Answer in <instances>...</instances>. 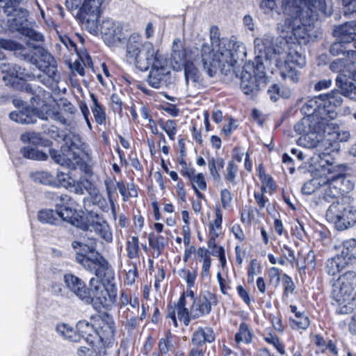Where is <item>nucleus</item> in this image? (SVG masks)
I'll return each mask as SVG.
<instances>
[{"instance_id":"obj_2","label":"nucleus","mask_w":356,"mask_h":356,"mask_svg":"<svg viewBox=\"0 0 356 356\" xmlns=\"http://www.w3.org/2000/svg\"><path fill=\"white\" fill-rule=\"evenodd\" d=\"M280 37L285 40L284 43L280 42V47H275L273 43L274 37L267 33L262 37H257L254 40V53L256 54V62L257 68H264V62L270 63L275 60V65L280 70V74L284 79H290L293 81L298 80V74L295 71L296 66L302 67L305 63V58L300 52L301 44H307L317 38L316 31L314 29V36L307 42H303L296 38H288L282 35Z\"/></svg>"},{"instance_id":"obj_22","label":"nucleus","mask_w":356,"mask_h":356,"mask_svg":"<svg viewBox=\"0 0 356 356\" xmlns=\"http://www.w3.org/2000/svg\"><path fill=\"white\" fill-rule=\"evenodd\" d=\"M334 35L338 40L350 44L355 41L354 47L356 42V22H346L343 24L337 26L334 30Z\"/></svg>"},{"instance_id":"obj_47","label":"nucleus","mask_w":356,"mask_h":356,"mask_svg":"<svg viewBox=\"0 0 356 356\" xmlns=\"http://www.w3.org/2000/svg\"><path fill=\"white\" fill-rule=\"evenodd\" d=\"M310 324L309 319L307 316L305 315L300 318H290V325L293 329L306 330Z\"/></svg>"},{"instance_id":"obj_49","label":"nucleus","mask_w":356,"mask_h":356,"mask_svg":"<svg viewBox=\"0 0 356 356\" xmlns=\"http://www.w3.org/2000/svg\"><path fill=\"white\" fill-rule=\"evenodd\" d=\"M280 251L282 257L293 267L296 261L294 251L286 244L280 246Z\"/></svg>"},{"instance_id":"obj_27","label":"nucleus","mask_w":356,"mask_h":356,"mask_svg":"<svg viewBox=\"0 0 356 356\" xmlns=\"http://www.w3.org/2000/svg\"><path fill=\"white\" fill-rule=\"evenodd\" d=\"M337 85L341 90V94L346 97L356 100V83L348 81L346 76L339 75L336 79Z\"/></svg>"},{"instance_id":"obj_34","label":"nucleus","mask_w":356,"mask_h":356,"mask_svg":"<svg viewBox=\"0 0 356 356\" xmlns=\"http://www.w3.org/2000/svg\"><path fill=\"white\" fill-rule=\"evenodd\" d=\"M149 245L153 249V254L159 257L165 246L168 244V241L163 236L159 235L154 236L150 234L148 237Z\"/></svg>"},{"instance_id":"obj_41","label":"nucleus","mask_w":356,"mask_h":356,"mask_svg":"<svg viewBox=\"0 0 356 356\" xmlns=\"http://www.w3.org/2000/svg\"><path fill=\"white\" fill-rule=\"evenodd\" d=\"M324 177L314 178L304 184L302 187V192L305 195H311L318 188L320 189L322 185V181Z\"/></svg>"},{"instance_id":"obj_44","label":"nucleus","mask_w":356,"mask_h":356,"mask_svg":"<svg viewBox=\"0 0 356 356\" xmlns=\"http://www.w3.org/2000/svg\"><path fill=\"white\" fill-rule=\"evenodd\" d=\"M106 0H90V19L99 17L105 7Z\"/></svg>"},{"instance_id":"obj_26","label":"nucleus","mask_w":356,"mask_h":356,"mask_svg":"<svg viewBox=\"0 0 356 356\" xmlns=\"http://www.w3.org/2000/svg\"><path fill=\"white\" fill-rule=\"evenodd\" d=\"M211 310L210 301L205 297L202 296L193 300L190 310L191 318H197L200 316L208 314Z\"/></svg>"},{"instance_id":"obj_43","label":"nucleus","mask_w":356,"mask_h":356,"mask_svg":"<svg viewBox=\"0 0 356 356\" xmlns=\"http://www.w3.org/2000/svg\"><path fill=\"white\" fill-rule=\"evenodd\" d=\"M238 172V166L233 161H230L228 162L225 172V179L229 184L235 186L236 184V177Z\"/></svg>"},{"instance_id":"obj_29","label":"nucleus","mask_w":356,"mask_h":356,"mask_svg":"<svg viewBox=\"0 0 356 356\" xmlns=\"http://www.w3.org/2000/svg\"><path fill=\"white\" fill-rule=\"evenodd\" d=\"M325 135L327 140L330 143V145H332V149H330V156H332V154L338 151L339 142L348 141L350 137V133L343 130L334 131L332 132L325 134Z\"/></svg>"},{"instance_id":"obj_54","label":"nucleus","mask_w":356,"mask_h":356,"mask_svg":"<svg viewBox=\"0 0 356 356\" xmlns=\"http://www.w3.org/2000/svg\"><path fill=\"white\" fill-rule=\"evenodd\" d=\"M259 6L265 14H270L277 8V2L276 0H262Z\"/></svg>"},{"instance_id":"obj_62","label":"nucleus","mask_w":356,"mask_h":356,"mask_svg":"<svg viewBox=\"0 0 356 356\" xmlns=\"http://www.w3.org/2000/svg\"><path fill=\"white\" fill-rule=\"evenodd\" d=\"M208 168L212 178L217 181H220L221 179L220 175L218 169L215 166V163L212 161L208 160Z\"/></svg>"},{"instance_id":"obj_31","label":"nucleus","mask_w":356,"mask_h":356,"mask_svg":"<svg viewBox=\"0 0 356 356\" xmlns=\"http://www.w3.org/2000/svg\"><path fill=\"white\" fill-rule=\"evenodd\" d=\"M320 97L324 102L323 107L326 109L332 108L335 110V108L341 106L343 102L341 92L337 90H332L327 94H321Z\"/></svg>"},{"instance_id":"obj_35","label":"nucleus","mask_w":356,"mask_h":356,"mask_svg":"<svg viewBox=\"0 0 356 356\" xmlns=\"http://www.w3.org/2000/svg\"><path fill=\"white\" fill-rule=\"evenodd\" d=\"M183 67L184 68L185 79L187 83L189 81L192 83H198L200 81V73L193 62L187 60Z\"/></svg>"},{"instance_id":"obj_10","label":"nucleus","mask_w":356,"mask_h":356,"mask_svg":"<svg viewBox=\"0 0 356 356\" xmlns=\"http://www.w3.org/2000/svg\"><path fill=\"white\" fill-rule=\"evenodd\" d=\"M90 325L95 337L90 341L95 356H104L106 348L112 343L114 336V322L107 313H101L90 318Z\"/></svg>"},{"instance_id":"obj_48","label":"nucleus","mask_w":356,"mask_h":356,"mask_svg":"<svg viewBox=\"0 0 356 356\" xmlns=\"http://www.w3.org/2000/svg\"><path fill=\"white\" fill-rule=\"evenodd\" d=\"M20 138L24 143H30L34 145L43 144L40 135L35 132L29 131L24 133L21 135Z\"/></svg>"},{"instance_id":"obj_57","label":"nucleus","mask_w":356,"mask_h":356,"mask_svg":"<svg viewBox=\"0 0 356 356\" xmlns=\"http://www.w3.org/2000/svg\"><path fill=\"white\" fill-rule=\"evenodd\" d=\"M343 249L341 253L343 257H347L349 252L356 247V240L355 238H350L343 242Z\"/></svg>"},{"instance_id":"obj_4","label":"nucleus","mask_w":356,"mask_h":356,"mask_svg":"<svg viewBox=\"0 0 356 356\" xmlns=\"http://www.w3.org/2000/svg\"><path fill=\"white\" fill-rule=\"evenodd\" d=\"M126 58L140 71H146L151 67L147 81L152 87L159 88L165 83L170 74L166 59L152 42H143L139 34L133 33L129 38Z\"/></svg>"},{"instance_id":"obj_58","label":"nucleus","mask_w":356,"mask_h":356,"mask_svg":"<svg viewBox=\"0 0 356 356\" xmlns=\"http://www.w3.org/2000/svg\"><path fill=\"white\" fill-rule=\"evenodd\" d=\"M104 183H105L106 190L107 192L109 203L111 204L112 211H113V213H114L115 212V207H114L113 201L112 200V194L113 193H115V186L113 183H112L109 180H106L104 181Z\"/></svg>"},{"instance_id":"obj_24","label":"nucleus","mask_w":356,"mask_h":356,"mask_svg":"<svg viewBox=\"0 0 356 356\" xmlns=\"http://www.w3.org/2000/svg\"><path fill=\"white\" fill-rule=\"evenodd\" d=\"M87 242V240L85 242L75 240L72 243V247L75 252L76 261L86 269L89 268V245Z\"/></svg>"},{"instance_id":"obj_63","label":"nucleus","mask_w":356,"mask_h":356,"mask_svg":"<svg viewBox=\"0 0 356 356\" xmlns=\"http://www.w3.org/2000/svg\"><path fill=\"white\" fill-rule=\"evenodd\" d=\"M111 101L112 103V108L114 112L115 113H120L122 111V102L119 97L113 94L111 97Z\"/></svg>"},{"instance_id":"obj_59","label":"nucleus","mask_w":356,"mask_h":356,"mask_svg":"<svg viewBox=\"0 0 356 356\" xmlns=\"http://www.w3.org/2000/svg\"><path fill=\"white\" fill-rule=\"evenodd\" d=\"M268 276L270 282L277 286L280 282V276L279 269L276 267H272L268 270Z\"/></svg>"},{"instance_id":"obj_50","label":"nucleus","mask_w":356,"mask_h":356,"mask_svg":"<svg viewBox=\"0 0 356 356\" xmlns=\"http://www.w3.org/2000/svg\"><path fill=\"white\" fill-rule=\"evenodd\" d=\"M190 181L193 189L196 188L203 191L207 189L206 181L202 173L195 175Z\"/></svg>"},{"instance_id":"obj_25","label":"nucleus","mask_w":356,"mask_h":356,"mask_svg":"<svg viewBox=\"0 0 356 356\" xmlns=\"http://www.w3.org/2000/svg\"><path fill=\"white\" fill-rule=\"evenodd\" d=\"M186 62V51L181 46V40L179 39L174 40L171 54V65L173 69L180 70Z\"/></svg>"},{"instance_id":"obj_21","label":"nucleus","mask_w":356,"mask_h":356,"mask_svg":"<svg viewBox=\"0 0 356 356\" xmlns=\"http://www.w3.org/2000/svg\"><path fill=\"white\" fill-rule=\"evenodd\" d=\"M64 282L66 287L75 294L80 300L88 303L89 301V292L86 284L78 277L67 273L64 275Z\"/></svg>"},{"instance_id":"obj_42","label":"nucleus","mask_w":356,"mask_h":356,"mask_svg":"<svg viewBox=\"0 0 356 356\" xmlns=\"http://www.w3.org/2000/svg\"><path fill=\"white\" fill-rule=\"evenodd\" d=\"M21 154L24 158L33 160L44 161L47 158L45 153L34 148L24 147L21 149Z\"/></svg>"},{"instance_id":"obj_60","label":"nucleus","mask_w":356,"mask_h":356,"mask_svg":"<svg viewBox=\"0 0 356 356\" xmlns=\"http://www.w3.org/2000/svg\"><path fill=\"white\" fill-rule=\"evenodd\" d=\"M259 178L262 182V185L268 186V191H273L275 188L273 179L266 175L264 172H259Z\"/></svg>"},{"instance_id":"obj_15","label":"nucleus","mask_w":356,"mask_h":356,"mask_svg":"<svg viewBox=\"0 0 356 356\" xmlns=\"http://www.w3.org/2000/svg\"><path fill=\"white\" fill-rule=\"evenodd\" d=\"M90 232H93L100 239L99 241L95 238H90V247H94L93 250L98 252L97 250H102L104 248L105 241L110 243L113 241V234L110 227L104 218L90 211Z\"/></svg>"},{"instance_id":"obj_13","label":"nucleus","mask_w":356,"mask_h":356,"mask_svg":"<svg viewBox=\"0 0 356 356\" xmlns=\"http://www.w3.org/2000/svg\"><path fill=\"white\" fill-rule=\"evenodd\" d=\"M90 19V34L100 36L108 46L115 45L121 40L122 27L120 23L101 16Z\"/></svg>"},{"instance_id":"obj_37","label":"nucleus","mask_w":356,"mask_h":356,"mask_svg":"<svg viewBox=\"0 0 356 356\" xmlns=\"http://www.w3.org/2000/svg\"><path fill=\"white\" fill-rule=\"evenodd\" d=\"M126 250L127 257L129 259H136L139 257L140 247L138 236H132L127 238L126 242Z\"/></svg>"},{"instance_id":"obj_19","label":"nucleus","mask_w":356,"mask_h":356,"mask_svg":"<svg viewBox=\"0 0 356 356\" xmlns=\"http://www.w3.org/2000/svg\"><path fill=\"white\" fill-rule=\"evenodd\" d=\"M254 67L255 68L254 73L259 76V79L255 76H252L250 72L243 71L241 74V88L247 95L254 96L260 90V81L263 79V75L264 74V67L258 70L256 62V58H254Z\"/></svg>"},{"instance_id":"obj_53","label":"nucleus","mask_w":356,"mask_h":356,"mask_svg":"<svg viewBox=\"0 0 356 356\" xmlns=\"http://www.w3.org/2000/svg\"><path fill=\"white\" fill-rule=\"evenodd\" d=\"M172 346L171 335L169 333L165 338H161L159 342V348L161 354L166 355Z\"/></svg>"},{"instance_id":"obj_9","label":"nucleus","mask_w":356,"mask_h":356,"mask_svg":"<svg viewBox=\"0 0 356 356\" xmlns=\"http://www.w3.org/2000/svg\"><path fill=\"white\" fill-rule=\"evenodd\" d=\"M29 89L33 95L31 100L33 106L35 108L11 112L9 114V118L15 122L33 124L36 122L38 118L47 120L50 114L49 103L51 100L50 94L40 88H36L34 92L31 88Z\"/></svg>"},{"instance_id":"obj_5","label":"nucleus","mask_w":356,"mask_h":356,"mask_svg":"<svg viewBox=\"0 0 356 356\" xmlns=\"http://www.w3.org/2000/svg\"><path fill=\"white\" fill-rule=\"evenodd\" d=\"M60 149L51 150L50 155L55 163L71 170L79 168L84 175L76 181L73 179L70 191L83 195L88 191L89 174L86 160L88 154L84 151L85 145L77 136H68Z\"/></svg>"},{"instance_id":"obj_32","label":"nucleus","mask_w":356,"mask_h":356,"mask_svg":"<svg viewBox=\"0 0 356 356\" xmlns=\"http://www.w3.org/2000/svg\"><path fill=\"white\" fill-rule=\"evenodd\" d=\"M345 266V258L343 256L337 255L327 261L325 270L328 275L334 276L343 270Z\"/></svg>"},{"instance_id":"obj_38","label":"nucleus","mask_w":356,"mask_h":356,"mask_svg":"<svg viewBox=\"0 0 356 356\" xmlns=\"http://www.w3.org/2000/svg\"><path fill=\"white\" fill-rule=\"evenodd\" d=\"M75 334L78 335L76 342H79L81 339L88 341V331H89V322L87 320H80L75 325Z\"/></svg>"},{"instance_id":"obj_7","label":"nucleus","mask_w":356,"mask_h":356,"mask_svg":"<svg viewBox=\"0 0 356 356\" xmlns=\"http://www.w3.org/2000/svg\"><path fill=\"white\" fill-rule=\"evenodd\" d=\"M316 132L302 135L298 139L297 143L305 148L315 149L312 157V165L316 172L325 175L327 173L334 172L337 164L334 159L330 156L332 145L327 140L326 135L321 138Z\"/></svg>"},{"instance_id":"obj_61","label":"nucleus","mask_w":356,"mask_h":356,"mask_svg":"<svg viewBox=\"0 0 356 356\" xmlns=\"http://www.w3.org/2000/svg\"><path fill=\"white\" fill-rule=\"evenodd\" d=\"M182 275L180 274L186 281L188 286H192L196 278L197 273L196 271H189L183 270L181 271Z\"/></svg>"},{"instance_id":"obj_64","label":"nucleus","mask_w":356,"mask_h":356,"mask_svg":"<svg viewBox=\"0 0 356 356\" xmlns=\"http://www.w3.org/2000/svg\"><path fill=\"white\" fill-rule=\"evenodd\" d=\"M236 290L240 298L243 300V302L245 304L249 305L251 302V299L250 298L249 293L241 285H238L236 287Z\"/></svg>"},{"instance_id":"obj_28","label":"nucleus","mask_w":356,"mask_h":356,"mask_svg":"<svg viewBox=\"0 0 356 356\" xmlns=\"http://www.w3.org/2000/svg\"><path fill=\"white\" fill-rule=\"evenodd\" d=\"M216 336L212 328L209 327H198L193 333L192 342L197 346L205 343H211L215 340Z\"/></svg>"},{"instance_id":"obj_1","label":"nucleus","mask_w":356,"mask_h":356,"mask_svg":"<svg viewBox=\"0 0 356 356\" xmlns=\"http://www.w3.org/2000/svg\"><path fill=\"white\" fill-rule=\"evenodd\" d=\"M281 9L286 17L277 23V32L303 42L314 36L317 16L332 13L331 0H282Z\"/></svg>"},{"instance_id":"obj_23","label":"nucleus","mask_w":356,"mask_h":356,"mask_svg":"<svg viewBox=\"0 0 356 356\" xmlns=\"http://www.w3.org/2000/svg\"><path fill=\"white\" fill-rule=\"evenodd\" d=\"M326 123L327 122L321 120H316L314 117L305 116L295 125L294 129L298 134L305 135L308 133L317 131Z\"/></svg>"},{"instance_id":"obj_45","label":"nucleus","mask_w":356,"mask_h":356,"mask_svg":"<svg viewBox=\"0 0 356 356\" xmlns=\"http://www.w3.org/2000/svg\"><path fill=\"white\" fill-rule=\"evenodd\" d=\"M31 177L35 181L43 184H51L54 181L53 176L48 172H36L31 174Z\"/></svg>"},{"instance_id":"obj_36","label":"nucleus","mask_w":356,"mask_h":356,"mask_svg":"<svg viewBox=\"0 0 356 356\" xmlns=\"http://www.w3.org/2000/svg\"><path fill=\"white\" fill-rule=\"evenodd\" d=\"M90 202L97 206L102 211L107 212L109 209V204L105 198L99 193L96 188L90 186Z\"/></svg>"},{"instance_id":"obj_20","label":"nucleus","mask_w":356,"mask_h":356,"mask_svg":"<svg viewBox=\"0 0 356 356\" xmlns=\"http://www.w3.org/2000/svg\"><path fill=\"white\" fill-rule=\"evenodd\" d=\"M186 305V298L184 294H183L180 296L177 304L168 307L167 318L170 319L169 324L172 323L177 327L178 324L176 316H177V318L182 321L185 325H189L191 317Z\"/></svg>"},{"instance_id":"obj_3","label":"nucleus","mask_w":356,"mask_h":356,"mask_svg":"<svg viewBox=\"0 0 356 356\" xmlns=\"http://www.w3.org/2000/svg\"><path fill=\"white\" fill-rule=\"evenodd\" d=\"M218 31L216 26L211 28V45L203 44L201 49V62L203 68L210 76H213L218 69L227 74L232 71L238 60L246 57L245 44L235 38L218 40L215 38Z\"/></svg>"},{"instance_id":"obj_16","label":"nucleus","mask_w":356,"mask_h":356,"mask_svg":"<svg viewBox=\"0 0 356 356\" xmlns=\"http://www.w3.org/2000/svg\"><path fill=\"white\" fill-rule=\"evenodd\" d=\"M323 101L320 95L308 99L301 108V112L305 116L314 117V119L329 122L337 116L334 108L326 109L323 107Z\"/></svg>"},{"instance_id":"obj_33","label":"nucleus","mask_w":356,"mask_h":356,"mask_svg":"<svg viewBox=\"0 0 356 356\" xmlns=\"http://www.w3.org/2000/svg\"><path fill=\"white\" fill-rule=\"evenodd\" d=\"M57 334L63 339L70 342L77 343L78 335L75 334L74 328L67 323H58L56 326Z\"/></svg>"},{"instance_id":"obj_8","label":"nucleus","mask_w":356,"mask_h":356,"mask_svg":"<svg viewBox=\"0 0 356 356\" xmlns=\"http://www.w3.org/2000/svg\"><path fill=\"white\" fill-rule=\"evenodd\" d=\"M61 204H57L56 211L52 209L42 210L38 213V218L43 223L56 225L62 220L80 229L85 232L88 229V220L87 216L83 211H76L72 207L70 197L67 195L60 197ZM87 233H86V236Z\"/></svg>"},{"instance_id":"obj_6","label":"nucleus","mask_w":356,"mask_h":356,"mask_svg":"<svg viewBox=\"0 0 356 356\" xmlns=\"http://www.w3.org/2000/svg\"><path fill=\"white\" fill-rule=\"evenodd\" d=\"M90 247V303L95 309L106 307L116 296L113 285L110 284L113 272L108 261Z\"/></svg>"},{"instance_id":"obj_30","label":"nucleus","mask_w":356,"mask_h":356,"mask_svg":"<svg viewBox=\"0 0 356 356\" xmlns=\"http://www.w3.org/2000/svg\"><path fill=\"white\" fill-rule=\"evenodd\" d=\"M90 99L92 102L91 110L95 121L99 125L105 124L106 115L104 106L97 100L93 94H90Z\"/></svg>"},{"instance_id":"obj_14","label":"nucleus","mask_w":356,"mask_h":356,"mask_svg":"<svg viewBox=\"0 0 356 356\" xmlns=\"http://www.w3.org/2000/svg\"><path fill=\"white\" fill-rule=\"evenodd\" d=\"M337 171V167L332 174L335 173ZM316 172L318 173V172ZM318 174L321 176L325 177L322 181V185L319 193L321 203L323 204V202H327L331 203L332 204L333 202L340 200L339 197H340L341 193L347 191V190L344 188L343 185L346 183L349 184V180L346 179L342 175H333L329 178L327 177V173L325 175L319 172ZM330 175H332V173H330Z\"/></svg>"},{"instance_id":"obj_18","label":"nucleus","mask_w":356,"mask_h":356,"mask_svg":"<svg viewBox=\"0 0 356 356\" xmlns=\"http://www.w3.org/2000/svg\"><path fill=\"white\" fill-rule=\"evenodd\" d=\"M1 70L5 75L3 80L6 85L15 87L18 81L31 80L35 75L26 72L25 70L14 64L2 63L0 66Z\"/></svg>"},{"instance_id":"obj_52","label":"nucleus","mask_w":356,"mask_h":356,"mask_svg":"<svg viewBox=\"0 0 356 356\" xmlns=\"http://www.w3.org/2000/svg\"><path fill=\"white\" fill-rule=\"evenodd\" d=\"M57 179L60 184L64 188L70 190V187H72L73 179L69 175V174L63 172H58L57 173Z\"/></svg>"},{"instance_id":"obj_51","label":"nucleus","mask_w":356,"mask_h":356,"mask_svg":"<svg viewBox=\"0 0 356 356\" xmlns=\"http://www.w3.org/2000/svg\"><path fill=\"white\" fill-rule=\"evenodd\" d=\"M265 341L271 345L281 354L284 355L285 353L284 346L281 343L278 337L275 335L268 334L264 337Z\"/></svg>"},{"instance_id":"obj_12","label":"nucleus","mask_w":356,"mask_h":356,"mask_svg":"<svg viewBox=\"0 0 356 356\" xmlns=\"http://www.w3.org/2000/svg\"><path fill=\"white\" fill-rule=\"evenodd\" d=\"M356 287V273L348 271L332 283L331 296L339 305L338 312L348 314L353 309V291Z\"/></svg>"},{"instance_id":"obj_11","label":"nucleus","mask_w":356,"mask_h":356,"mask_svg":"<svg viewBox=\"0 0 356 356\" xmlns=\"http://www.w3.org/2000/svg\"><path fill=\"white\" fill-rule=\"evenodd\" d=\"M325 217L337 229H347L356 225V205L350 197H343L329 206Z\"/></svg>"},{"instance_id":"obj_56","label":"nucleus","mask_w":356,"mask_h":356,"mask_svg":"<svg viewBox=\"0 0 356 356\" xmlns=\"http://www.w3.org/2000/svg\"><path fill=\"white\" fill-rule=\"evenodd\" d=\"M283 285L284 288V295L288 296L290 293H292L295 289V285L291 278L286 274H284L283 276Z\"/></svg>"},{"instance_id":"obj_46","label":"nucleus","mask_w":356,"mask_h":356,"mask_svg":"<svg viewBox=\"0 0 356 356\" xmlns=\"http://www.w3.org/2000/svg\"><path fill=\"white\" fill-rule=\"evenodd\" d=\"M215 220L209 225V233L214 231L216 233L220 234L222 222V213L218 207L215 209Z\"/></svg>"},{"instance_id":"obj_40","label":"nucleus","mask_w":356,"mask_h":356,"mask_svg":"<svg viewBox=\"0 0 356 356\" xmlns=\"http://www.w3.org/2000/svg\"><path fill=\"white\" fill-rule=\"evenodd\" d=\"M235 340L237 343L243 342L249 343L252 341V334L248 326L245 323L240 325L239 330L235 334Z\"/></svg>"},{"instance_id":"obj_55","label":"nucleus","mask_w":356,"mask_h":356,"mask_svg":"<svg viewBox=\"0 0 356 356\" xmlns=\"http://www.w3.org/2000/svg\"><path fill=\"white\" fill-rule=\"evenodd\" d=\"M220 201L222 207L226 209L230 207L232 202V195L228 189H222L220 192Z\"/></svg>"},{"instance_id":"obj_39","label":"nucleus","mask_w":356,"mask_h":356,"mask_svg":"<svg viewBox=\"0 0 356 356\" xmlns=\"http://www.w3.org/2000/svg\"><path fill=\"white\" fill-rule=\"evenodd\" d=\"M158 124L160 127L165 132L170 140H175V137L177 131V123L175 120H168L166 121H163V120H160Z\"/></svg>"},{"instance_id":"obj_17","label":"nucleus","mask_w":356,"mask_h":356,"mask_svg":"<svg viewBox=\"0 0 356 356\" xmlns=\"http://www.w3.org/2000/svg\"><path fill=\"white\" fill-rule=\"evenodd\" d=\"M350 44L342 42L340 40L334 42L330 48V52L333 56H339L342 54L345 58L342 59H337L330 64V69L333 72H340L343 68L348 66V61L344 60L346 58L349 59L350 64H354L355 51L350 49Z\"/></svg>"}]
</instances>
